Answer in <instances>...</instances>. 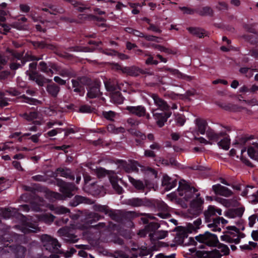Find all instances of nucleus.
Returning <instances> with one entry per match:
<instances>
[{"instance_id":"nucleus-1","label":"nucleus","mask_w":258,"mask_h":258,"mask_svg":"<svg viewBox=\"0 0 258 258\" xmlns=\"http://www.w3.org/2000/svg\"><path fill=\"white\" fill-rule=\"evenodd\" d=\"M0 235V252L2 254L13 253L16 258H24L26 248L21 245H10L11 242H16L19 235L14 232L7 231H1Z\"/></svg>"},{"instance_id":"nucleus-2","label":"nucleus","mask_w":258,"mask_h":258,"mask_svg":"<svg viewBox=\"0 0 258 258\" xmlns=\"http://www.w3.org/2000/svg\"><path fill=\"white\" fill-rule=\"evenodd\" d=\"M254 139V136L253 135H246L237 137L233 145L236 148H242L241 154H243L247 150L248 156L251 159L258 161V143L256 142L252 143V144L254 147L250 146L248 148L246 147L248 142Z\"/></svg>"},{"instance_id":"nucleus-3","label":"nucleus","mask_w":258,"mask_h":258,"mask_svg":"<svg viewBox=\"0 0 258 258\" xmlns=\"http://www.w3.org/2000/svg\"><path fill=\"white\" fill-rule=\"evenodd\" d=\"M54 184L59 187V191L61 193L52 192L51 196L57 200H64L67 198H71L74 194L73 192L77 189L75 184L67 182L58 178H55Z\"/></svg>"},{"instance_id":"nucleus-4","label":"nucleus","mask_w":258,"mask_h":258,"mask_svg":"<svg viewBox=\"0 0 258 258\" xmlns=\"http://www.w3.org/2000/svg\"><path fill=\"white\" fill-rule=\"evenodd\" d=\"M72 86H68L67 89L73 95L83 96L85 93V87L91 84V79L86 76L78 77L71 80Z\"/></svg>"},{"instance_id":"nucleus-5","label":"nucleus","mask_w":258,"mask_h":258,"mask_svg":"<svg viewBox=\"0 0 258 258\" xmlns=\"http://www.w3.org/2000/svg\"><path fill=\"white\" fill-rule=\"evenodd\" d=\"M207 137L210 141L217 142L219 147L223 149L227 150L229 148L230 139L225 132L217 134L209 127L207 131Z\"/></svg>"},{"instance_id":"nucleus-6","label":"nucleus","mask_w":258,"mask_h":258,"mask_svg":"<svg viewBox=\"0 0 258 258\" xmlns=\"http://www.w3.org/2000/svg\"><path fill=\"white\" fill-rule=\"evenodd\" d=\"M37 62L30 63L26 74L30 80L35 82L39 87H43L45 84L51 82V80L47 79L37 71Z\"/></svg>"},{"instance_id":"nucleus-7","label":"nucleus","mask_w":258,"mask_h":258,"mask_svg":"<svg viewBox=\"0 0 258 258\" xmlns=\"http://www.w3.org/2000/svg\"><path fill=\"white\" fill-rule=\"evenodd\" d=\"M197 245V247L200 249L205 248V245L209 247H215L217 243H219V240L217 236L209 231H206L204 234H200L195 237Z\"/></svg>"},{"instance_id":"nucleus-8","label":"nucleus","mask_w":258,"mask_h":258,"mask_svg":"<svg viewBox=\"0 0 258 258\" xmlns=\"http://www.w3.org/2000/svg\"><path fill=\"white\" fill-rule=\"evenodd\" d=\"M179 196L183 197V198L186 201H189L190 199L193 198L198 191V189L192 186H191L187 183L185 182L184 180L179 182V185L177 188Z\"/></svg>"},{"instance_id":"nucleus-9","label":"nucleus","mask_w":258,"mask_h":258,"mask_svg":"<svg viewBox=\"0 0 258 258\" xmlns=\"http://www.w3.org/2000/svg\"><path fill=\"white\" fill-rule=\"evenodd\" d=\"M38 68L40 71L50 77L53 75V70L55 71L59 70V66L56 63L51 61L47 62L41 61L39 63Z\"/></svg>"},{"instance_id":"nucleus-10","label":"nucleus","mask_w":258,"mask_h":258,"mask_svg":"<svg viewBox=\"0 0 258 258\" xmlns=\"http://www.w3.org/2000/svg\"><path fill=\"white\" fill-rule=\"evenodd\" d=\"M191 252H196V258H221L222 254L220 251L215 249L211 251L197 250L196 248L189 249Z\"/></svg>"},{"instance_id":"nucleus-11","label":"nucleus","mask_w":258,"mask_h":258,"mask_svg":"<svg viewBox=\"0 0 258 258\" xmlns=\"http://www.w3.org/2000/svg\"><path fill=\"white\" fill-rule=\"evenodd\" d=\"M142 21V24L145 28L148 31H152L153 32L160 34L162 32V30L160 27V23L157 21H154L152 19L148 17H143L141 19Z\"/></svg>"},{"instance_id":"nucleus-12","label":"nucleus","mask_w":258,"mask_h":258,"mask_svg":"<svg viewBox=\"0 0 258 258\" xmlns=\"http://www.w3.org/2000/svg\"><path fill=\"white\" fill-rule=\"evenodd\" d=\"M204 202V199L200 197V194H196V199L190 203V213L196 216L199 215L202 212Z\"/></svg>"},{"instance_id":"nucleus-13","label":"nucleus","mask_w":258,"mask_h":258,"mask_svg":"<svg viewBox=\"0 0 258 258\" xmlns=\"http://www.w3.org/2000/svg\"><path fill=\"white\" fill-rule=\"evenodd\" d=\"M130 134L135 138V141L137 146L143 148L145 146L146 135L140 130L131 129Z\"/></svg>"},{"instance_id":"nucleus-14","label":"nucleus","mask_w":258,"mask_h":258,"mask_svg":"<svg viewBox=\"0 0 258 258\" xmlns=\"http://www.w3.org/2000/svg\"><path fill=\"white\" fill-rule=\"evenodd\" d=\"M86 86L88 87V92L87 93V97L93 99L100 96V85L98 83L96 82H92L91 80L90 85H86Z\"/></svg>"},{"instance_id":"nucleus-15","label":"nucleus","mask_w":258,"mask_h":258,"mask_svg":"<svg viewBox=\"0 0 258 258\" xmlns=\"http://www.w3.org/2000/svg\"><path fill=\"white\" fill-rule=\"evenodd\" d=\"M230 230H227L223 232L224 235L221 236L220 239L222 241L229 243H234L237 244L240 242V240L238 238H236L237 233Z\"/></svg>"},{"instance_id":"nucleus-16","label":"nucleus","mask_w":258,"mask_h":258,"mask_svg":"<svg viewBox=\"0 0 258 258\" xmlns=\"http://www.w3.org/2000/svg\"><path fill=\"white\" fill-rule=\"evenodd\" d=\"M171 111H162L161 112H154L153 116L156 120L157 125L159 127L164 126L165 123L167 121V119L171 115Z\"/></svg>"},{"instance_id":"nucleus-17","label":"nucleus","mask_w":258,"mask_h":258,"mask_svg":"<svg viewBox=\"0 0 258 258\" xmlns=\"http://www.w3.org/2000/svg\"><path fill=\"white\" fill-rule=\"evenodd\" d=\"M151 97L154 100L155 105L160 111H170V106L166 101L160 97L157 94H152Z\"/></svg>"},{"instance_id":"nucleus-18","label":"nucleus","mask_w":258,"mask_h":258,"mask_svg":"<svg viewBox=\"0 0 258 258\" xmlns=\"http://www.w3.org/2000/svg\"><path fill=\"white\" fill-rule=\"evenodd\" d=\"M212 189L217 195L229 197L233 195V192L228 187L217 184L212 186Z\"/></svg>"},{"instance_id":"nucleus-19","label":"nucleus","mask_w":258,"mask_h":258,"mask_svg":"<svg viewBox=\"0 0 258 258\" xmlns=\"http://www.w3.org/2000/svg\"><path fill=\"white\" fill-rule=\"evenodd\" d=\"M125 109L130 114L135 115L139 117H144L146 115V108L143 105L136 106H127Z\"/></svg>"},{"instance_id":"nucleus-20","label":"nucleus","mask_w":258,"mask_h":258,"mask_svg":"<svg viewBox=\"0 0 258 258\" xmlns=\"http://www.w3.org/2000/svg\"><path fill=\"white\" fill-rule=\"evenodd\" d=\"M102 43L101 41H96L95 40H90L88 42L89 45H93L94 47L90 48L89 47H80V46H72L70 48V50L71 51H85V52H92L93 51L95 47L99 46Z\"/></svg>"},{"instance_id":"nucleus-21","label":"nucleus","mask_w":258,"mask_h":258,"mask_svg":"<svg viewBox=\"0 0 258 258\" xmlns=\"http://www.w3.org/2000/svg\"><path fill=\"white\" fill-rule=\"evenodd\" d=\"M30 43L33 45L35 49H46L52 51H54L56 49V47L54 45L47 43L44 41H31Z\"/></svg>"},{"instance_id":"nucleus-22","label":"nucleus","mask_w":258,"mask_h":258,"mask_svg":"<svg viewBox=\"0 0 258 258\" xmlns=\"http://www.w3.org/2000/svg\"><path fill=\"white\" fill-rule=\"evenodd\" d=\"M177 182L176 179H172L167 175H165L162 180V185L164 187L165 190L168 191L175 187Z\"/></svg>"},{"instance_id":"nucleus-23","label":"nucleus","mask_w":258,"mask_h":258,"mask_svg":"<svg viewBox=\"0 0 258 258\" xmlns=\"http://www.w3.org/2000/svg\"><path fill=\"white\" fill-rule=\"evenodd\" d=\"M177 182L176 179H172L167 175H165L162 180V185L164 187L165 190L168 191L175 187Z\"/></svg>"},{"instance_id":"nucleus-24","label":"nucleus","mask_w":258,"mask_h":258,"mask_svg":"<svg viewBox=\"0 0 258 258\" xmlns=\"http://www.w3.org/2000/svg\"><path fill=\"white\" fill-rule=\"evenodd\" d=\"M177 182L176 179H172L167 175H165L162 180V185L164 187L165 190L168 191L175 187Z\"/></svg>"},{"instance_id":"nucleus-25","label":"nucleus","mask_w":258,"mask_h":258,"mask_svg":"<svg viewBox=\"0 0 258 258\" xmlns=\"http://www.w3.org/2000/svg\"><path fill=\"white\" fill-rule=\"evenodd\" d=\"M187 233L188 232L187 231H183L179 234V237L178 238L179 242L185 245H191L197 246L198 243H197L196 239H195L193 237L188 238Z\"/></svg>"},{"instance_id":"nucleus-26","label":"nucleus","mask_w":258,"mask_h":258,"mask_svg":"<svg viewBox=\"0 0 258 258\" xmlns=\"http://www.w3.org/2000/svg\"><path fill=\"white\" fill-rule=\"evenodd\" d=\"M128 177L129 181L138 191L145 192V194H147L148 191H145L146 186L142 181L136 179L131 176H128Z\"/></svg>"},{"instance_id":"nucleus-27","label":"nucleus","mask_w":258,"mask_h":258,"mask_svg":"<svg viewBox=\"0 0 258 258\" xmlns=\"http://www.w3.org/2000/svg\"><path fill=\"white\" fill-rule=\"evenodd\" d=\"M127 204L133 207H141L143 206H149L151 204V202L146 200V199L134 198L128 199Z\"/></svg>"},{"instance_id":"nucleus-28","label":"nucleus","mask_w":258,"mask_h":258,"mask_svg":"<svg viewBox=\"0 0 258 258\" xmlns=\"http://www.w3.org/2000/svg\"><path fill=\"white\" fill-rule=\"evenodd\" d=\"M50 83V84L47 85L46 90L49 95L53 98H56L60 92V88L59 86L52 81Z\"/></svg>"},{"instance_id":"nucleus-29","label":"nucleus","mask_w":258,"mask_h":258,"mask_svg":"<svg viewBox=\"0 0 258 258\" xmlns=\"http://www.w3.org/2000/svg\"><path fill=\"white\" fill-rule=\"evenodd\" d=\"M244 207H239L235 209H230L227 212L226 216L229 218L241 217L244 212Z\"/></svg>"},{"instance_id":"nucleus-30","label":"nucleus","mask_w":258,"mask_h":258,"mask_svg":"<svg viewBox=\"0 0 258 258\" xmlns=\"http://www.w3.org/2000/svg\"><path fill=\"white\" fill-rule=\"evenodd\" d=\"M143 71L136 66L124 67L123 73L131 76H138L143 73Z\"/></svg>"},{"instance_id":"nucleus-31","label":"nucleus","mask_w":258,"mask_h":258,"mask_svg":"<svg viewBox=\"0 0 258 258\" xmlns=\"http://www.w3.org/2000/svg\"><path fill=\"white\" fill-rule=\"evenodd\" d=\"M101 216L95 212H89L86 217L85 223L88 226L96 223L101 218Z\"/></svg>"},{"instance_id":"nucleus-32","label":"nucleus","mask_w":258,"mask_h":258,"mask_svg":"<svg viewBox=\"0 0 258 258\" xmlns=\"http://www.w3.org/2000/svg\"><path fill=\"white\" fill-rule=\"evenodd\" d=\"M196 124L197 126L198 131L202 135H204L205 133H207V127L208 126V123L207 121L202 118H197L196 119Z\"/></svg>"},{"instance_id":"nucleus-33","label":"nucleus","mask_w":258,"mask_h":258,"mask_svg":"<svg viewBox=\"0 0 258 258\" xmlns=\"http://www.w3.org/2000/svg\"><path fill=\"white\" fill-rule=\"evenodd\" d=\"M204 216L205 222L209 223L212 221L214 216L215 214V207L214 206L210 205L207 210L204 212Z\"/></svg>"},{"instance_id":"nucleus-34","label":"nucleus","mask_w":258,"mask_h":258,"mask_svg":"<svg viewBox=\"0 0 258 258\" xmlns=\"http://www.w3.org/2000/svg\"><path fill=\"white\" fill-rule=\"evenodd\" d=\"M38 227L35 224L29 222H25L23 227V232L28 234L36 232L38 229Z\"/></svg>"},{"instance_id":"nucleus-35","label":"nucleus","mask_w":258,"mask_h":258,"mask_svg":"<svg viewBox=\"0 0 258 258\" xmlns=\"http://www.w3.org/2000/svg\"><path fill=\"white\" fill-rule=\"evenodd\" d=\"M187 30L190 33L199 38H203L206 36V32L200 28L190 27L187 28Z\"/></svg>"},{"instance_id":"nucleus-36","label":"nucleus","mask_w":258,"mask_h":258,"mask_svg":"<svg viewBox=\"0 0 258 258\" xmlns=\"http://www.w3.org/2000/svg\"><path fill=\"white\" fill-rule=\"evenodd\" d=\"M197 14L201 16H209L213 17L214 16V11L211 7L205 6L201 9H197Z\"/></svg>"},{"instance_id":"nucleus-37","label":"nucleus","mask_w":258,"mask_h":258,"mask_svg":"<svg viewBox=\"0 0 258 258\" xmlns=\"http://www.w3.org/2000/svg\"><path fill=\"white\" fill-rule=\"evenodd\" d=\"M89 200L88 199L79 195H76L75 196L74 198L70 201L69 204L72 207H76L78 205L81 203H87V201Z\"/></svg>"},{"instance_id":"nucleus-38","label":"nucleus","mask_w":258,"mask_h":258,"mask_svg":"<svg viewBox=\"0 0 258 258\" xmlns=\"http://www.w3.org/2000/svg\"><path fill=\"white\" fill-rule=\"evenodd\" d=\"M56 171L60 174V176L68 178L70 179H74V176L72 174L71 170L69 168L58 167L56 169Z\"/></svg>"},{"instance_id":"nucleus-39","label":"nucleus","mask_w":258,"mask_h":258,"mask_svg":"<svg viewBox=\"0 0 258 258\" xmlns=\"http://www.w3.org/2000/svg\"><path fill=\"white\" fill-rule=\"evenodd\" d=\"M58 74L62 77H74L76 76L75 72L71 68H65L62 69H60L59 68V70Z\"/></svg>"},{"instance_id":"nucleus-40","label":"nucleus","mask_w":258,"mask_h":258,"mask_svg":"<svg viewBox=\"0 0 258 258\" xmlns=\"http://www.w3.org/2000/svg\"><path fill=\"white\" fill-rule=\"evenodd\" d=\"M137 165L138 162L134 161L130 164H127L126 163L123 165V168L125 172L127 173H131L132 172H137L139 171Z\"/></svg>"},{"instance_id":"nucleus-41","label":"nucleus","mask_w":258,"mask_h":258,"mask_svg":"<svg viewBox=\"0 0 258 258\" xmlns=\"http://www.w3.org/2000/svg\"><path fill=\"white\" fill-rule=\"evenodd\" d=\"M221 218L220 217L216 218H213L212 220V223L208 224V227L210 228H212L211 230L214 232L220 231L221 230V228L218 227V226L220 223Z\"/></svg>"},{"instance_id":"nucleus-42","label":"nucleus","mask_w":258,"mask_h":258,"mask_svg":"<svg viewBox=\"0 0 258 258\" xmlns=\"http://www.w3.org/2000/svg\"><path fill=\"white\" fill-rule=\"evenodd\" d=\"M243 38L247 42L252 45H258L257 35L244 34Z\"/></svg>"},{"instance_id":"nucleus-43","label":"nucleus","mask_w":258,"mask_h":258,"mask_svg":"<svg viewBox=\"0 0 258 258\" xmlns=\"http://www.w3.org/2000/svg\"><path fill=\"white\" fill-rule=\"evenodd\" d=\"M97 181H93L91 182L90 190L91 192H92L93 195H99L103 188V186H99L97 184Z\"/></svg>"},{"instance_id":"nucleus-44","label":"nucleus","mask_w":258,"mask_h":258,"mask_svg":"<svg viewBox=\"0 0 258 258\" xmlns=\"http://www.w3.org/2000/svg\"><path fill=\"white\" fill-rule=\"evenodd\" d=\"M50 210L54 211V213L57 214H63L70 213V210L62 206L55 207L53 205L50 206Z\"/></svg>"},{"instance_id":"nucleus-45","label":"nucleus","mask_w":258,"mask_h":258,"mask_svg":"<svg viewBox=\"0 0 258 258\" xmlns=\"http://www.w3.org/2000/svg\"><path fill=\"white\" fill-rule=\"evenodd\" d=\"M216 104L218 106L226 111H232L234 109V106L229 103L217 101Z\"/></svg>"},{"instance_id":"nucleus-46","label":"nucleus","mask_w":258,"mask_h":258,"mask_svg":"<svg viewBox=\"0 0 258 258\" xmlns=\"http://www.w3.org/2000/svg\"><path fill=\"white\" fill-rule=\"evenodd\" d=\"M68 1L74 6L76 10L80 12H83L87 9L86 7L83 6V5L79 2L75 0H68Z\"/></svg>"},{"instance_id":"nucleus-47","label":"nucleus","mask_w":258,"mask_h":258,"mask_svg":"<svg viewBox=\"0 0 258 258\" xmlns=\"http://www.w3.org/2000/svg\"><path fill=\"white\" fill-rule=\"evenodd\" d=\"M93 210L95 211L101 212L104 213L105 215L107 214L108 207L106 205H101L99 204H95L93 206Z\"/></svg>"},{"instance_id":"nucleus-48","label":"nucleus","mask_w":258,"mask_h":258,"mask_svg":"<svg viewBox=\"0 0 258 258\" xmlns=\"http://www.w3.org/2000/svg\"><path fill=\"white\" fill-rule=\"evenodd\" d=\"M155 236V238L158 239H162L165 238L168 235V233L167 231H158L155 233H151L149 234V236L151 238H152Z\"/></svg>"},{"instance_id":"nucleus-49","label":"nucleus","mask_w":258,"mask_h":258,"mask_svg":"<svg viewBox=\"0 0 258 258\" xmlns=\"http://www.w3.org/2000/svg\"><path fill=\"white\" fill-rule=\"evenodd\" d=\"M159 227L160 225L158 223L150 222L145 226V230L147 232H154L155 233Z\"/></svg>"},{"instance_id":"nucleus-50","label":"nucleus","mask_w":258,"mask_h":258,"mask_svg":"<svg viewBox=\"0 0 258 258\" xmlns=\"http://www.w3.org/2000/svg\"><path fill=\"white\" fill-rule=\"evenodd\" d=\"M117 113L113 111L110 110L108 111H103L102 112L103 116L107 120L113 121L114 118L115 117Z\"/></svg>"},{"instance_id":"nucleus-51","label":"nucleus","mask_w":258,"mask_h":258,"mask_svg":"<svg viewBox=\"0 0 258 258\" xmlns=\"http://www.w3.org/2000/svg\"><path fill=\"white\" fill-rule=\"evenodd\" d=\"M20 98L22 99V102L31 105H36L39 102V100L37 99L27 97L25 95H22Z\"/></svg>"},{"instance_id":"nucleus-52","label":"nucleus","mask_w":258,"mask_h":258,"mask_svg":"<svg viewBox=\"0 0 258 258\" xmlns=\"http://www.w3.org/2000/svg\"><path fill=\"white\" fill-rule=\"evenodd\" d=\"M45 237L47 238V240L48 242L52 245L53 249H58L59 247H60L61 245L56 239L52 238L47 235H45Z\"/></svg>"},{"instance_id":"nucleus-53","label":"nucleus","mask_w":258,"mask_h":258,"mask_svg":"<svg viewBox=\"0 0 258 258\" xmlns=\"http://www.w3.org/2000/svg\"><path fill=\"white\" fill-rule=\"evenodd\" d=\"M256 25V23L244 24L243 25V28L245 30L249 33H251L255 35H258L257 32L254 28Z\"/></svg>"},{"instance_id":"nucleus-54","label":"nucleus","mask_w":258,"mask_h":258,"mask_svg":"<svg viewBox=\"0 0 258 258\" xmlns=\"http://www.w3.org/2000/svg\"><path fill=\"white\" fill-rule=\"evenodd\" d=\"M227 230H230L235 232L237 233L236 238H239L241 240V238H243L245 237L244 233L240 232V229L238 228L235 226H228L226 227Z\"/></svg>"},{"instance_id":"nucleus-55","label":"nucleus","mask_w":258,"mask_h":258,"mask_svg":"<svg viewBox=\"0 0 258 258\" xmlns=\"http://www.w3.org/2000/svg\"><path fill=\"white\" fill-rule=\"evenodd\" d=\"M215 247H218L219 249H220L221 252L223 253L224 255H228L230 253V249L227 245L220 243L219 241V243H217V245Z\"/></svg>"},{"instance_id":"nucleus-56","label":"nucleus","mask_w":258,"mask_h":258,"mask_svg":"<svg viewBox=\"0 0 258 258\" xmlns=\"http://www.w3.org/2000/svg\"><path fill=\"white\" fill-rule=\"evenodd\" d=\"M134 52L140 59H145L150 53L148 51H145L140 49H135Z\"/></svg>"},{"instance_id":"nucleus-57","label":"nucleus","mask_w":258,"mask_h":258,"mask_svg":"<svg viewBox=\"0 0 258 258\" xmlns=\"http://www.w3.org/2000/svg\"><path fill=\"white\" fill-rule=\"evenodd\" d=\"M112 99L115 102L118 104H122L124 100V98L121 93L118 91L115 92L112 95Z\"/></svg>"},{"instance_id":"nucleus-58","label":"nucleus","mask_w":258,"mask_h":258,"mask_svg":"<svg viewBox=\"0 0 258 258\" xmlns=\"http://www.w3.org/2000/svg\"><path fill=\"white\" fill-rule=\"evenodd\" d=\"M23 117L28 121H32L36 118L38 116V113L34 111L30 112L29 113H25L23 114Z\"/></svg>"},{"instance_id":"nucleus-59","label":"nucleus","mask_w":258,"mask_h":258,"mask_svg":"<svg viewBox=\"0 0 258 258\" xmlns=\"http://www.w3.org/2000/svg\"><path fill=\"white\" fill-rule=\"evenodd\" d=\"M112 219L115 221H119L120 219V216L116 213L114 210L110 209L108 210L107 214Z\"/></svg>"},{"instance_id":"nucleus-60","label":"nucleus","mask_w":258,"mask_h":258,"mask_svg":"<svg viewBox=\"0 0 258 258\" xmlns=\"http://www.w3.org/2000/svg\"><path fill=\"white\" fill-rule=\"evenodd\" d=\"M165 96L166 97L171 99L172 100H177L179 97L183 96V95L177 94L172 91H167L165 93Z\"/></svg>"},{"instance_id":"nucleus-61","label":"nucleus","mask_w":258,"mask_h":258,"mask_svg":"<svg viewBox=\"0 0 258 258\" xmlns=\"http://www.w3.org/2000/svg\"><path fill=\"white\" fill-rule=\"evenodd\" d=\"M109 171L106 170L104 168L99 167L96 169V174L99 178H101L105 176L106 175H109Z\"/></svg>"},{"instance_id":"nucleus-62","label":"nucleus","mask_w":258,"mask_h":258,"mask_svg":"<svg viewBox=\"0 0 258 258\" xmlns=\"http://www.w3.org/2000/svg\"><path fill=\"white\" fill-rule=\"evenodd\" d=\"M13 59L12 60L15 59V60H18L19 61H20L22 63V62L24 61H27V58L26 57L23 56V53H19V52H15L13 53Z\"/></svg>"},{"instance_id":"nucleus-63","label":"nucleus","mask_w":258,"mask_h":258,"mask_svg":"<svg viewBox=\"0 0 258 258\" xmlns=\"http://www.w3.org/2000/svg\"><path fill=\"white\" fill-rule=\"evenodd\" d=\"M26 62L27 61H24V62L22 61L21 63H19L16 62L15 61V59L12 60V62L11 63V64L10 65V69L12 70H16L18 69L21 68L22 67L24 66V64L26 63Z\"/></svg>"},{"instance_id":"nucleus-64","label":"nucleus","mask_w":258,"mask_h":258,"mask_svg":"<svg viewBox=\"0 0 258 258\" xmlns=\"http://www.w3.org/2000/svg\"><path fill=\"white\" fill-rule=\"evenodd\" d=\"M158 61L155 59H154V57L152 55L149 53V54L147 57V59L145 60V63L147 65H157L158 64Z\"/></svg>"}]
</instances>
